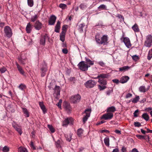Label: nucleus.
Wrapping results in <instances>:
<instances>
[{
    "label": "nucleus",
    "instance_id": "b1692460",
    "mask_svg": "<svg viewBox=\"0 0 152 152\" xmlns=\"http://www.w3.org/2000/svg\"><path fill=\"white\" fill-rule=\"evenodd\" d=\"M22 109L23 112L24 114V115L26 117H29V113L26 108L22 107Z\"/></svg>",
    "mask_w": 152,
    "mask_h": 152
},
{
    "label": "nucleus",
    "instance_id": "09e8293b",
    "mask_svg": "<svg viewBox=\"0 0 152 152\" xmlns=\"http://www.w3.org/2000/svg\"><path fill=\"white\" fill-rule=\"evenodd\" d=\"M48 127L52 133H53L55 132V130L54 128L51 125H48Z\"/></svg>",
    "mask_w": 152,
    "mask_h": 152
},
{
    "label": "nucleus",
    "instance_id": "f8f14e48",
    "mask_svg": "<svg viewBox=\"0 0 152 152\" xmlns=\"http://www.w3.org/2000/svg\"><path fill=\"white\" fill-rule=\"evenodd\" d=\"M124 42L126 47L128 48H130L132 46V44L129 38L128 37H125L124 38Z\"/></svg>",
    "mask_w": 152,
    "mask_h": 152
},
{
    "label": "nucleus",
    "instance_id": "13d9d810",
    "mask_svg": "<svg viewBox=\"0 0 152 152\" xmlns=\"http://www.w3.org/2000/svg\"><path fill=\"white\" fill-rule=\"evenodd\" d=\"M116 16L118 17L119 18H121V20L124 21V17L122 15L118 14L117 15H116Z\"/></svg>",
    "mask_w": 152,
    "mask_h": 152
},
{
    "label": "nucleus",
    "instance_id": "412c9836",
    "mask_svg": "<svg viewBox=\"0 0 152 152\" xmlns=\"http://www.w3.org/2000/svg\"><path fill=\"white\" fill-rule=\"evenodd\" d=\"M39 105L41 109L42 110L43 113H45L47 111L46 107L44 105L43 102H39Z\"/></svg>",
    "mask_w": 152,
    "mask_h": 152
},
{
    "label": "nucleus",
    "instance_id": "aec40b11",
    "mask_svg": "<svg viewBox=\"0 0 152 152\" xmlns=\"http://www.w3.org/2000/svg\"><path fill=\"white\" fill-rule=\"evenodd\" d=\"M116 111V108L114 106L108 107L107 109V112L113 113Z\"/></svg>",
    "mask_w": 152,
    "mask_h": 152
},
{
    "label": "nucleus",
    "instance_id": "69168bd1",
    "mask_svg": "<svg viewBox=\"0 0 152 152\" xmlns=\"http://www.w3.org/2000/svg\"><path fill=\"white\" fill-rule=\"evenodd\" d=\"M133 59L135 61H137L138 59V56H136V55H134L132 57Z\"/></svg>",
    "mask_w": 152,
    "mask_h": 152
},
{
    "label": "nucleus",
    "instance_id": "20e7f679",
    "mask_svg": "<svg viewBox=\"0 0 152 152\" xmlns=\"http://www.w3.org/2000/svg\"><path fill=\"white\" fill-rule=\"evenodd\" d=\"M152 43V36L149 34L146 37V40L145 41V45L148 47H151Z\"/></svg>",
    "mask_w": 152,
    "mask_h": 152
},
{
    "label": "nucleus",
    "instance_id": "a18cd8bd",
    "mask_svg": "<svg viewBox=\"0 0 152 152\" xmlns=\"http://www.w3.org/2000/svg\"><path fill=\"white\" fill-rule=\"evenodd\" d=\"M113 91V89L112 88H110L109 90L107 91L106 92V95L107 96L110 95V94L112 93Z\"/></svg>",
    "mask_w": 152,
    "mask_h": 152
},
{
    "label": "nucleus",
    "instance_id": "473e14b6",
    "mask_svg": "<svg viewBox=\"0 0 152 152\" xmlns=\"http://www.w3.org/2000/svg\"><path fill=\"white\" fill-rule=\"evenodd\" d=\"M98 82L100 84L104 86H105L107 84V80L104 79H99Z\"/></svg>",
    "mask_w": 152,
    "mask_h": 152
},
{
    "label": "nucleus",
    "instance_id": "c85d7f7f",
    "mask_svg": "<svg viewBox=\"0 0 152 152\" xmlns=\"http://www.w3.org/2000/svg\"><path fill=\"white\" fill-rule=\"evenodd\" d=\"M65 31H62L60 35V39L62 42H64L65 40Z\"/></svg>",
    "mask_w": 152,
    "mask_h": 152
},
{
    "label": "nucleus",
    "instance_id": "e433bc0d",
    "mask_svg": "<svg viewBox=\"0 0 152 152\" xmlns=\"http://www.w3.org/2000/svg\"><path fill=\"white\" fill-rule=\"evenodd\" d=\"M83 130L82 129H79L77 130V135L79 137H81L83 133Z\"/></svg>",
    "mask_w": 152,
    "mask_h": 152
},
{
    "label": "nucleus",
    "instance_id": "7ed1b4c3",
    "mask_svg": "<svg viewBox=\"0 0 152 152\" xmlns=\"http://www.w3.org/2000/svg\"><path fill=\"white\" fill-rule=\"evenodd\" d=\"M4 32L7 37L10 38L12 37V30L9 26H7L4 27Z\"/></svg>",
    "mask_w": 152,
    "mask_h": 152
},
{
    "label": "nucleus",
    "instance_id": "0e129e2a",
    "mask_svg": "<svg viewBox=\"0 0 152 152\" xmlns=\"http://www.w3.org/2000/svg\"><path fill=\"white\" fill-rule=\"evenodd\" d=\"M152 108H151V107H148V108H146L145 110L147 111V112H149L150 111H152Z\"/></svg>",
    "mask_w": 152,
    "mask_h": 152
},
{
    "label": "nucleus",
    "instance_id": "a211bd4d",
    "mask_svg": "<svg viewBox=\"0 0 152 152\" xmlns=\"http://www.w3.org/2000/svg\"><path fill=\"white\" fill-rule=\"evenodd\" d=\"M16 65L20 73L23 75V76H25V72L22 68L21 66L19 65L17 62L16 63Z\"/></svg>",
    "mask_w": 152,
    "mask_h": 152
},
{
    "label": "nucleus",
    "instance_id": "a19ab883",
    "mask_svg": "<svg viewBox=\"0 0 152 152\" xmlns=\"http://www.w3.org/2000/svg\"><path fill=\"white\" fill-rule=\"evenodd\" d=\"M139 99V96H136L132 100V102L133 103H136L138 102Z\"/></svg>",
    "mask_w": 152,
    "mask_h": 152
},
{
    "label": "nucleus",
    "instance_id": "72a5a7b5",
    "mask_svg": "<svg viewBox=\"0 0 152 152\" xmlns=\"http://www.w3.org/2000/svg\"><path fill=\"white\" fill-rule=\"evenodd\" d=\"M109 141V137H106L104 139V142L106 146H109L110 145Z\"/></svg>",
    "mask_w": 152,
    "mask_h": 152
},
{
    "label": "nucleus",
    "instance_id": "774afa93",
    "mask_svg": "<svg viewBox=\"0 0 152 152\" xmlns=\"http://www.w3.org/2000/svg\"><path fill=\"white\" fill-rule=\"evenodd\" d=\"M121 152H126V148L124 147H123L121 149Z\"/></svg>",
    "mask_w": 152,
    "mask_h": 152
},
{
    "label": "nucleus",
    "instance_id": "ea45409f",
    "mask_svg": "<svg viewBox=\"0 0 152 152\" xmlns=\"http://www.w3.org/2000/svg\"><path fill=\"white\" fill-rule=\"evenodd\" d=\"M65 137L66 138L67 141L69 142L70 141L72 140V134H69V135H66Z\"/></svg>",
    "mask_w": 152,
    "mask_h": 152
},
{
    "label": "nucleus",
    "instance_id": "a878e982",
    "mask_svg": "<svg viewBox=\"0 0 152 152\" xmlns=\"http://www.w3.org/2000/svg\"><path fill=\"white\" fill-rule=\"evenodd\" d=\"M61 23L59 21H58L56 24L55 28V31L58 33L59 32V29L60 28Z\"/></svg>",
    "mask_w": 152,
    "mask_h": 152
},
{
    "label": "nucleus",
    "instance_id": "ddd939ff",
    "mask_svg": "<svg viewBox=\"0 0 152 152\" xmlns=\"http://www.w3.org/2000/svg\"><path fill=\"white\" fill-rule=\"evenodd\" d=\"M43 63V66L41 69L42 70L41 76L42 77L45 76V72L47 71V64L44 61Z\"/></svg>",
    "mask_w": 152,
    "mask_h": 152
},
{
    "label": "nucleus",
    "instance_id": "dca6fc26",
    "mask_svg": "<svg viewBox=\"0 0 152 152\" xmlns=\"http://www.w3.org/2000/svg\"><path fill=\"white\" fill-rule=\"evenodd\" d=\"M109 76V74H101L99 75L96 77H95V79H104L105 78H108Z\"/></svg>",
    "mask_w": 152,
    "mask_h": 152
},
{
    "label": "nucleus",
    "instance_id": "c756f323",
    "mask_svg": "<svg viewBox=\"0 0 152 152\" xmlns=\"http://www.w3.org/2000/svg\"><path fill=\"white\" fill-rule=\"evenodd\" d=\"M148 90V89H146L145 86H141L139 88V91L142 93L145 92Z\"/></svg>",
    "mask_w": 152,
    "mask_h": 152
},
{
    "label": "nucleus",
    "instance_id": "bf43d9fd",
    "mask_svg": "<svg viewBox=\"0 0 152 152\" xmlns=\"http://www.w3.org/2000/svg\"><path fill=\"white\" fill-rule=\"evenodd\" d=\"M80 7L82 10H83L86 7V5L84 4H81L80 5Z\"/></svg>",
    "mask_w": 152,
    "mask_h": 152
},
{
    "label": "nucleus",
    "instance_id": "f3484780",
    "mask_svg": "<svg viewBox=\"0 0 152 152\" xmlns=\"http://www.w3.org/2000/svg\"><path fill=\"white\" fill-rule=\"evenodd\" d=\"M42 24L39 21H37L35 23L34 27L36 30H39L42 28Z\"/></svg>",
    "mask_w": 152,
    "mask_h": 152
},
{
    "label": "nucleus",
    "instance_id": "de8ad7c7",
    "mask_svg": "<svg viewBox=\"0 0 152 152\" xmlns=\"http://www.w3.org/2000/svg\"><path fill=\"white\" fill-rule=\"evenodd\" d=\"M3 152H8L9 151V148L7 146H5L2 149Z\"/></svg>",
    "mask_w": 152,
    "mask_h": 152
},
{
    "label": "nucleus",
    "instance_id": "c9c22d12",
    "mask_svg": "<svg viewBox=\"0 0 152 152\" xmlns=\"http://www.w3.org/2000/svg\"><path fill=\"white\" fill-rule=\"evenodd\" d=\"M85 25V24L84 23H81L78 26V29L79 31L82 32L83 31V27Z\"/></svg>",
    "mask_w": 152,
    "mask_h": 152
},
{
    "label": "nucleus",
    "instance_id": "1a4fd4ad",
    "mask_svg": "<svg viewBox=\"0 0 152 152\" xmlns=\"http://www.w3.org/2000/svg\"><path fill=\"white\" fill-rule=\"evenodd\" d=\"M113 114L112 113L107 112L106 113L104 114L101 117L102 119L107 120L113 118Z\"/></svg>",
    "mask_w": 152,
    "mask_h": 152
},
{
    "label": "nucleus",
    "instance_id": "8fccbe9b",
    "mask_svg": "<svg viewBox=\"0 0 152 152\" xmlns=\"http://www.w3.org/2000/svg\"><path fill=\"white\" fill-rule=\"evenodd\" d=\"M98 87L100 91L104 90V89L106 88V86L103 85V86L99 85Z\"/></svg>",
    "mask_w": 152,
    "mask_h": 152
},
{
    "label": "nucleus",
    "instance_id": "4d7b16f0",
    "mask_svg": "<svg viewBox=\"0 0 152 152\" xmlns=\"http://www.w3.org/2000/svg\"><path fill=\"white\" fill-rule=\"evenodd\" d=\"M19 62L22 64H24L25 63V60L24 59H22V58H18Z\"/></svg>",
    "mask_w": 152,
    "mask_h": 152
},
{
    "label": "nucleus",
    "instance_id": "6e6552de",
    "mask_svg": "<svg viewBox=\"0 0 152 152\" xmlns=\"http://www.w3.org/2000/svg\"><path fill=\"white\" fill-rule=\"evenodd\" d=\"M74 122V119L72 117L65 118L63 122V126H67L68 124H72Z\"/></svg>",
    "mask_w": 152,
    "mask_h": 152
},
{
    "label": "nucleus",
    "instance_id": "338daca9",
    "mask_svg": "<svg viewBox=\"0 0 152 152\" xmlns=\"http://www.w3.org/2000/svg\"><path fill=\"white\" fill-rule=\"evenodd\" d=\"M132 94L130 93H128L126 95V98H128L131 97L132 96Z\"/></svg>",
    "mask_w": 152,
    "mask_h": 152
},
{
    "label": "nucleus",
    "instance_id": "cd10ccee",
    "mask_svg": "<svg viewBox=\"0 0 152 152\" xmlns=\"http://www.w3.org/2000/svg\"><path fill=\"white\" fill-rule=\"evenodd\" d=\"M32 26L29 23L27 24L26 27V30L27 33H30L32 30Z\"/></svg>",
    "mask_w": 152,
    "mask_h": 152
},
{
    "label": "nucleus",
    "instance_id": "4be33fe9",
    "mask_svg": "<svg viewBox=\"0 0 152 152\" xmlns=\"http://www.w3.org/2000/svg\"><path fill=\"white\" fill-rule=\"evenodd\" d=\"M39 105L41 109L42 110L43 113H45L47 111L46 107L44 105L43 102H39Z\"/></svg>",
    "mask_w": 152,
    "mask_h": 152
},
{
    "label": "nucleus",
    "instance_id": "79ce46f5",
    "mask_svg": "<svg viewBox=\"0 0 152 152\" xmlns=\"http://www.w3.org/2000/svg\"><path fill=\"white\" fill-rule=\"evenodd\" d=\"M152 57V49L149 51L148 56V59L150 60Z\"/></svg>",
    "mask_w": 152,
    "mask_h": 152
},
{
    "label": "nucleus",
    "instance_id": "5701e85b",
    "mask_svg": "<svg viewBox=\"0 0 152 152\" xmlns=\"http://www.w3.org/2000/svg\"><path fill=\"white\" fill-rule=\"evenodd\" d=\"M39 105L41 109L42 110L43 113H45L47 111L46 107L44 105L43 102H39Z\"/></svg>",
    "mask_w": 152,
    "mask_h": 152
},
{
    "label": "nucleus",
    "instance_id": "f257e3e1",
    "mask_svg": "<svg viewBox=\"0 0 152 152\" xmlns=\"http://www.w3.org/2000/svg\"><path fill=\"white\" fill-rule=\"evenodd\" d=\"M95 40L97 44L103 45H107L108 42V38L107 36L104 35L101 37L99 33L96 34L95 36Z\"/></svg>",
    "mask_w": 152,
    "mask_h": 152
},
{
    "label": "nucleus",
    "instance_id": "4468645a",
    "mask_svg": "<svg viewBox=\"0 0 152 152\" xmlns=\"http://www.w3.org/2000/svg\"><path fill=\"white\" fill-rule=\"evenodd\" d=\"M64 106L65 110L66 111L67 113H69L71 110V108L70 106V105L69 103L67 102H64Z\"/></svg>",
    "mask_w": 152,
    "mask_h": 152
},
{
    "label": "nucleus",
    "instance_id": "37998d69",
    "mask_svg": "<svg viewBox=\"0 0 152 152\" xmlns=\"http://www.w3.org/2000/svg\"><path fill=\"white\" fill-rule=\"evenodd\" d=\"M98 9H100V10H106L107 9V7L106 5L102 4H101L98 7Z\"/></svg>",
    "mask_w": 152,
    "mask_h": 152
},
{
    "label": "nucleus",
    "instance_id": "7c9ffc66",
    "mask_svg": "<svg viewBox=\"0 0 152 152\" xmlns=\"http://www.w3.org/2000/svg\"><path fill=\"white\" fill-rule=\"evenodd\" d=\"M132 28L135 32H137L139 31V28L138 26L136 23H135L133 26L132 27Z\"/></svg>",
    "mask_w": 152,
    "mask_h": 152
},
{
    "label": "nucleus",
    "instance_id": "9b49d317",
    "mask_svg": "<svg viewBox=\"0 0 152 152\" xmlns=\"http://www.w3.org/2000/svg\"><path fill=\"white\" fill-rule=\"evenodd\" d=\"M48 38V36L46 34L42 35L40 38V44L44 46L45 43L46 39Z\"/></svg>",
    "mask_w": 152,
    "mask_h": 152
},
{
    "label": "nucleus",
    "instance_id": "2f4dec72",
    "mask_svg": "<svg viewBox=\"0 0 152 152\" xmlns=\"http://www.w3.org/2000/svg\"><path fill=\"white\" fill-rule=\"evenodd\" d=\"M130 68V67L128 66H124L121 67L119 68V71L125 72L128 70Z\"/></svg>",
    "mask_w": 152,
    "mask_h": 152
},
{
    "label": "nucleus",
    "instance_id": "39448f33",
    "mask_svg": "<svg viewBox=\"0 0 152 152\" xmlns=\"http://www.w3.org/2000/svg\"><path fill=\"white\" fill-rule=\"evenodd\" d=\"M96 83L94 80H89L85 83L84 85L86 88H91L94 87Z\"/></svg>",
    "mask_w": 152,
    "mask_h": 152
},
{
    "label": "nucleus",
    "instance_id": "864d4df0",
    "mask_svg": "<svg viewBox=\"0 0 152 152\" xmlns=\"http://www.w3.org/2000/svg\"><path fill=\"white\" fill-rule=\"evenodd\" d=\"M6 70L7 69L4 66L0 68V71L1 73H4Z\"/></svg>",
    "mask_w": 152,
    "mask_h": 152
},
{
    "label": "nucleus",
    "instance_id": "052dcab7",
    "mask_svg": "<svg viewBox=\"0 0 152 152\" xmlns=\"http://www.w3.org/2000/svg\"><path fill=\"white\" fill-rule=\"evenodd\" d=\"M139 112V110H136L134 113V116L135 117H137L138 116V115L137 114V113H138Z\"/></svg>",
    "mask_w": 152,
    "mask_h": 152
},
{
    "label": "nucleus",
    "instance_id": "5fc2aeb1",
    "mask_svg": "<svg viewBox=\"0 0 152 152\" xmlns=\"http://www.w3.org/2000/svg\"><path fill=\"white\" fill-rule=\"evenodd\" d=\"M62 101L61 99H60L59 100V102L57 103L56 105L58 106V107L60 108H61V105Z\"/></svg>",
    "mask_w": 152,
    "mask_h": 152
},
{
    "label": "nucleus",
    "instance_id": "680f3d73",
    "mask_svg": "<svg viewBox=\"0 0 152 152\" xmlns=\"http://www.w3.org/2000/svg\"><path fill=\"white\" fill-rule=\"evenodd\" d=\"M30 146L34 150L36 149L34 145V143L33 142L31 141L30 143Z\"/></svg>",
    "mask_w": 152,
    "mask_h": 152
},
{
    "label": "nucleus",
    "instance_id": "6e6d98bb",
    "mask_svg": "<svg viewBox=\"0 0 152 152\" xmlns=\"http://www.w3.org/2000/svg\"><path fill=\"white\" fill-rule=\"evenodd\" d=\"M136 136L139 139H145L144 136L143 135H136Z\"/></svg>",
    "mask_w": 152,
    "mask_h": 152
},
{
    "label": "nucleus",
    "instance_id": "49530a36",
    "mask_svg": "<svg viewBox=\"0 0 152 152\" xmlns=\"http://www.w3.org/2000/svg\"><path fill=\"white\" fill-rule=\"evenodd\" d=\"M59 7L62 9H64L66 8L67 5L64 4H60L59 5Z\"/></svg>",
    "mask_w": 152,
    "mask_h": 152
},
{
    "label": "nucleus",
    "instance_id": "4c0bfd02",
    "mask_svg": "<svg viewBox=\"0 0 152 152\" xmlns=\"http://www.w3.org/2000/svg\"><path fill=\"white\" fill-rule=\"evenodd\" d=\"M18 152H28L26 148L22 147H20L18 149Z\"/></svg>",
    "mask_w": 152,
    "mask_h": 152
},
{
    "label": "nucleus",
    "instance_id": "393cba45",
    "mask_svg": "<svg viewBox=\"0 0 152 152\" xmlns=\"http://www.w3.org/2000/svg\"><path fill=\"white\" fill-rule=\"evenodd\" d=\"M61 88L59 86L56 85L55 87L54 88V91L55 93L57 95H59L60 94Z\"/></svg>",
    "mask_w": 152,
    "mask_h": 152
},
{
    "label": "nucleus",
    "instance_id": "f03ea898",
    "mask_svg": "<svg viewBox=\"0 0 152 152\" xmlns=\"http://www.w3.org/2000/svg\"><path fill=\"white\" fill-rule=\"evenodd\" d=\"M79 69L82 71H86L90 66L86 64L85 61H81L77 65Z\"/></svg>",
    "mask_w": 152,
    "mask_h": 152
},
{
    "label": "nucleus",
    "instance_id": "f704fd0d",
    "mask_svg": "<svg viewBox=\"0 0 152 152\" xmlns=\"http://www.w3.org/2000/svg\"><path fill=\"white\" fill-rule=\"evenodd\" d=\"M142 118L146 121H148L149 119V115L146 113H144L142 115Z\"/></svg>",
    "mask_w": 152,
    "mask_h": 152
},
{
    "label": "nucleus",
    "instance_id": "423d86ee",
    "mask_svg": "<svg viewBox=\"0 0 152 152\" xmlns=\"http://www.w3.org/2000/svg\"><path fill=\"white\" fill-rule=\"evenodd\" d=\"M91 111V109H87L86 110L83 112V113L86 114L85 115H84V117L83 119V121L84 124L86 122L88 118L89 117Z\"/></svg>",
    "mask_w": 152,
    "mask_h": 152
},
{
    "label": "nucleus",
    "instance_id": "9d476101",
    "mask_svg": "<svg viewBox=\"0 0 152 152\" xmlns=\"http://www.w3.org/2000/svg\"><path fill=\"white\" fill-rule=\"evenodd\" d=\"M12 126L17 131L19 134L21 135L22 132L21 127L18 126L15 122H12Z\"/></svg>",
    "mask_w": 152,
    "mask_h": 152
},
{
    "label": "nucleus",
    "instance_id": "6ab92c4d",
    "mask_svg": "<svg viewBox=\"0 0 152 152\" xmlns=\"http://www.w3.org/2000/svg\"><path fill=\"white\" fill-rule=\"evenodd\" d=\"M129 79L128 76H123L121 77L119 82L121 83H124L127 82Z\"/></svg>",
    "mask_w": 152,
    "mask_h": 152
},
{
    "label": "nucleus",
    "instance_id": "0eeeda50",
    "mask_svg": "<svg viewBox=\"0 0 152 152\" xmlns=\"http://www.w3.org/2000/svg\"><path fill=\"white\" fill-rule=\"evenodd\" d=\"M81 96L79 94H77L71 96V100L74 104L79 102L80 101Z\"/></svg>",
    "mask_w": 152,
    "mask_h": 152
},
{
    "label": "nucleus",
    "instance_id": "2eb2a0df",
    "mask_svg": "<svg viewBox=\"0 0 152 152\" xmlns=\"http://www.w3.org/2000/svg\"><path fill=\"white\" fill-rule=\"evenodd\" d=\"M56 19V17L54 15H51L49 19V24L50 25H54Z\"/></svg>",
    "mask_w": 152,
    "mask_h": 152
},
{
    "label": "nucleus",
    "instance_id": "603ef678",
    "mask_svg": "<svg viewBox=\"0 0 152 152\" xmlns=\"http://www.w3.org/2000/svg\"><path fill=\"white\" fill-rule=\"evenodd\" d=\"M134 125L135 126L139 127L141 126V124L139 122H134Z\"/></svg>",
    "mask_w": 152,
    "mask_h": 152
},
{
    "label": "nucleus",
    "instance_id": "e2e57ef3",
    "mask_svg": "<svg viewBox=\"0 0 152 152\" xmlns=\"http://www.w3.org/2000/svg\"><path fill=\"white\" fill-rule=\"evenodd\" d=\"M112 81L114 83H115L116 84H118L119 82V80L117 79H114L112 80Z\"/></svg>",
    "mask_w": 152,
    "mask_h": 152
},
{
    "label": "nucleus",
    "instance_id": "3c124183",
    "mask_svg": "<svg viewBox=\"0 0 152 152\" xmlns=\"http://www.w3.org/2000/svg\"><path fill=\"white\" fill-rule=\"evenodd\" d=\"M37 15H35L34 16H32L31 18V21L34 22L35 21L37 20Z\"/></svg>",
    "mask_w": 152,
    "mask_h": 152
},
{
    "label": "nucleus",
    "instance_id": "bb28decb",
    "mask_svg": "<svg viewBox=\"0 0 152 152\" xmlns=\"http://www.w3.org/2000/svg\"><path fill=\"white\" fill-rule=\"evenodd\" d=\"M85 62L86 63V64H87L88 66H90L94 64V61H92L86 57L85 58Z\"/></svg>",
    "mask_w": 152,
    "mask_h": 152
},
{
    "label": "nucleus",
    "instance_id": "58836bf2",
    "mask_svg": "<svg viewBox=\"0 0 152 152\" xmlns=\"http://www.w3.org/2000/svg\"><path fill=\"white\" fill-rule=\"evenodd\" d=\"M27 4L29 7H32L34 4L33 0H27Z\"/></svg>",
    "mask_w": 152,
    "mask_h": 152
},
{
    "label": "nucleus",
    "instance_id": "c03bdc74",
    "mask_svg": "<svg viewBox=\"0 0 152 152\" xmlns=\"http://www.w3.org/2000/svg\"><path fill=\"white\" fill-rule=\"evenodd\" d=\"M18 88H19L20 90L23 91L24 90V89L26 88V86L25 84H21L19 85Z\"/></svg>",
    "mask_w": 152,
    "mask_h": 152
}]
</instances>
